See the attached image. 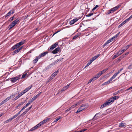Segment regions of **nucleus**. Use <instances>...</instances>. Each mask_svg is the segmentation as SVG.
Segmentation results:
<instances>
[{
    "label": "nucleus",
    "mask_w": 132,
    "mask_h": 132,
    "mask_svg": "<svg viewBox=\"0 0 132 132\" xmlns=\"http://www.w3.org/2000/svg\"><path fill=\"white\" fill-rule=\"evenodd\" d=\"M20 21V19L19 18H17L10 24L8 28H9V30H10L14 27L16 24L18 23Z\"/></svg>",
    "instance_id": "f257e3e1"
},
{
    "label": "nucleus",
    "mask_w": 132,
    "mask_h": 132,
    "mask_svg": "<svg viewBox=\"0 0 132 132\" xmlns=\"http://www.w3.org/2000/svg\"><path fill=\"white\" fill-rule=\"evenodd\" d=\"M18 48V47L17 45L16 44V45L13 46L12 48V50H14Z\"/></svg>",
    "instance_id": "393cba45"
},
{
    "label": "nucleus",
    "mask_w": 132,
    "mask_h": 132,
    "mask_svg": "<svg viewBox=\"0 0 132 132\" xmlns=\"http://www.w3.org/2000/svg\"><path fill=\"white\" fill-rule=\"evenodd\" d=\"M120 5H117L110 10H108V11L106 12V14L108 15L116 11L120 7Z\"/></svg>",
    "instance_id": "f03ea898"
},
{
    "label": "nucleus",
    "mask_w": 132,
    "mask_h": 132,
    "mask_svg": "<svg viewBox=\"0 0 132 132\" xmlns=\"http://www.w3.org/2000/svg\"><path fill=\"white\" fill-rule=\"evenodd\" d=\"M48 53V52L47 51H46L45 52H43L40 54L41 55L42 57H43L45 56L46 54Z\"/></svg>",
    "instance_id": "f3484780"
},
{
    "label": "nucleus",
    "mask_w": 132,
    "mask_h": 132,
    "mask_svg": "<svg viewBox=\"0 0 132 132\" xmlns=\"http://www.w3.org/2000/svg\"><path fill=\"white\" fill-rule=\"evenodd\" d=\"M119 92V91H118L117 92H116L113 93V95H115L117 94H118Z\"/></svg>",
    "instance_id": "13d9d810"
},
{
    "label": "nucleus",
    "mask_w": 132,
    "mask_h": 132,
    "mask_svg": "<svg viewBox=\"0 0 132 132\" xmlns=\"http://www.w3.org/2000/svg\"><path fill=\"white\" fill-rule=\"evenodd\" d=\"M126 125V123H120L119 125V127H123Z\"/></svg>",
    "instance_id": "6ab92c4d"
},
{
    "label": "nucleus",
    "mask_w": 132,
    "mask_h": 132,
    "mask_svg": "<svg viewBox=\"0 0 132 132\" xmlns=\"http://www.w3.org/2000/svg\"><path fill=\"white\" fill-rule=\"evenodd\" d=\"M100 56V54H98L97 55L95 56L94 57H92V58L91 59H91L92 61H93L94 60H95Z\"/></svg>",
    "instance_id": "dca6fc26"
},
{
    "label": "nucleus",
    "mask_w": 132,
    "mask_h": 132,
    "mask_svg": "<svg viewBox=\"0 0 132 132\" xmlns=\"http://www.w3.org/2000/svg\"><path fill=\"white\" fill-rule=\"evenodd\" d=\"M38 96H37V95H36L34 97L31 98V100H32L33 101H34V100H36Z\"/></svg>",
    "instance_id": "ea45409f"
},
{
    "label": "nucleus",
    "mask_w": 132,
    "mask_h": 132,
    "mask_svg": "<svg viewBox=\"0 0 132 132\" xmlns=\"http://www.w3.org/2000/svg\"><path fill=\"white\" fill-rule=\"evenodd\" d=\"M42 57L41 56V55L40 54L38 56H37L36 58L38 60L39 59H40Z\"/></svg>",
    "instance_id": "680f3d73"
},
{
    "label": "nucleus",
    "mask_w": 132,
    "mask_h": 132,
    "mask_svg": "<svg viewBox=\"0 0 132 132\" xmlns=\"http://www.w3.org/2000/svg\"><path fill=\"white\" fill-rule=\"evenodd\" d=\"M21 96L20 94H18V95L16 97H15L13 99V101H15L17 100V99L19 98L20 97H21Z\"/></svg>",
    "instance_id": "4be33fe9"
},
{
    "label": "nucleus",
    "mask_w": 132,
    "mask_h": 132,
    "mask_svg": "<svg viewBox=\"0 0 132 132\" xmlns=\"http://www.w3.org/2000/svg\"><path fill=\"white\" fill-rule=\"evenodd\" d=\"M14 16H13L10 18L9 19V21H12L14 18Z\"/></svg>",
    "instance_id": "c9c22d12"
},
{
    "label": "nucleus",
    "mask_w": 132,
    "mask_h": 132,
    "mask_svg": "<svg viewBox=\"0 0 132 132\" xmlns=\"http://www.w3.org/2000/svg\"><path fill=\"white\" fill-rule=\"evenodd\" d=\"M18 115L16 114L14 115L12 117H11L12 118V119H13L16 117Z\"/></svg>",
    "instance_id": "49530a36"
},
{
    "label": "nucleus",
    "mask_w": 132,
    "mask_h": 132,
    "mask_svg": "<svg viewBox=\"0 0 132 132\" xmlns=\"http://www.w3.org/2000/svg\"><path fill=\"white\" fill-rule=\"evenodd\" d=\"M93 62V61H92L91 59H90L89 61L88 62V63H89V64L90 65Z\"/></svg>",
    "instance_id": "0e129e2a"
},
{
    "label": "nucleus",
    "mask_w": 132,
    "mask_h": 132,
    "mask_svg": "<svg viewBox=\"0 0 132 132\" xmlns=\"http://www.w3.org/2000/svg\"><path fill=\"white\" fill-rule=\"evenodd\" d=\"M25 42V40L22 41L20 42L17 43L16 44L17 45L18 47H19L20 46L23 45L24 44Z\"/></svg>",
    "instance_id": "9b49d317"
},
{
    "label": "nucleus",
    "mask_w": 132,
    "mask_h": 132,
    "mask_svg": "<svg viewBox=\"0 0 132 132\" xmlns=\"http://www.w3.org/2000/svg\"><path fill=\"white\" fill-rule=\"evenodd\" d=\"M58 70L57 71H55L53 73L52 75H53V76H54L55 77V76H56L57 75V73H58Z\"/></svg>",
    "instance_id": "79ce46f5"
},
{
    "label": "nucleus",
    "mask_w": 132,
    "mask_h": 132,
    "mask_svg": "<svg viewBox=\"0 0 132 132\" xmlns=\"http://www.w3.org/2000/svg\"><path fill=\"white\" fill-rule=\"evenodd\" d=\"M123 68H121L120 70L118 71V72L116 73L118 74H119L122 70H123Z\"/></svg>",
    "instance_id": "8fccbe9b"
},
{
    "label": "nucleus",
    "mask_w": 132,
    "mask_h": 132,
    "mask_svg": "<svg viewBox=\"0 0 132 132\" xmlns=\"http://www.w3.org/2000/svg\"><path fill=\"white\" fill-rule=\"evenodd\" d=\"M92 12H91V13H90L88 14L87 15H86V17H89V16H91L93 15V13Z\"/></svg>",
    "instance_id": "f704fd0d"
},
{
    "label": "nucleus",
    "mask_w": 132,
    "mask_h": 132,
    "mask_svg": "<svg viewBox=\"0 0 132 132\" xmlns=\"http://www.w3.org/2000/svg\"><path fill=\"white\" fill-rule=\"evenodd\" d=\"M70 84L64 87L62 90H61V92H62L63 91H65L69 87Z\"/></svg>",
    "instance_id": "4468645a"
},
{
    "label": "nucleus",
    "mask_w": 132,
    "mask_h": 132,
    "mask_svg": "<svg viewBox=\"0 0 132 132\" xmlns=\"http://www.w3.org/2000/svg\"><path fill=\"white\" fill-rule=\"evenodd\" d=\"M105 103L107 106L109 105L112 104V103H111L110 101H109V100L107 101Z\"/></svg>",
    "instance_id": "cd10ccee"
},
{
    "label": "nucleus",
    "mask_w": 132,
    "mask_h": 132,
    "mask_svg": "<svg viewBox=\"0 0 132 132\" xmlns=\"http://www.w3.org/2000/svg\"><path fill=\"white\" fill-rule=\"evenodd\" d=\"M92 78L93 79V80L94 81L97 79V78L95 76Z\"/></svg>",
    "instance_id": "338daca9"
},
{
    "label": "nucleus",
    "mask_w": 132,
    "mask_h": 132,
    "mask_svg": "<svg viewBox=\"0 0 132 132\" xmlns=\"http://www.w3.org/2000/svg\"><path fill=\"white\" fill-rule=\"evenodd\" d=\"M32 86V85H31L29 86L28 88H26L23 91L25 93L27 91H28L29 90L31 89Z\"/></svg>",
    "instance_id": "f8f14e48"
},
{
    "label": "nucleus",
    "mask_w": 132,
    "mask_h": 132,
    "mask_svg": "<svg viewBox=\"0 0 132 132\" xmlns=\"http://www.w3.org/2000/svg\"><path fill=\"white\" fill-rule=\"evenodd\" d=\"M110 42L108 40L105 43L104 45H103V46L104 47L106 46L107 44H108L110 43Z\"/></svg>",
    "instance_id": "2f4dec72"
},
{
    "label": "nucleus",
    "mask_w": 132,
    "mask_h": 132,
    "mask_svg": "<svg viewBox=\"0 0 132 132\" xmlns=\"http://www.w3.org/2000/svg\"><path fill=\"white\" fill-rule=\"evenodd\" d=\"M126 50L125 49H124L123 50H119V51L122 54L123 53L124 51H125Z\"/></svg>",
    "instance_id": "5fc2aeb1"
},
{
    "label": "nucleus",
    "mask_w": 132,
    "mask_h": 132,
    "mask_svg": "<svg viewBox=\"0 0 132 132\" xmlns=\"http://www.w3.org/2000/svg\"><path fill=\"white\" fill-rule=\"evenodd\" d=\"M108 69V68H107L101 71V72H100V73L101 74V75H102V74L105 73V72H106L107 70Z\"/></svg>",
    "instance_id": "5701e85b"
},
{
    "label": "nucleus",
    "mask_w": 132,
    "mask_h": 132,
    "mask_svg": "<svg viewBox=\"0 0 132 132\" xmlns=\"http://www.w3.org/2000/svg\"><path fill=\"white\" fill-rule=\"evenodd\" d=\"M111 80L110 79H109L108 81H107L106 82L103 83V84H102V85L104 86L105 85H108V84H109L110 83H111Z\"/></svg>",
    "instance_id": "2eb2a0df"
},
{
    "label": "nucleus",
    "mask_w": 132,
    "mask_h": 132,
    "mask_svg": "<svg viewBox=\"0 0 132 132\" xmlns=\"http://www.w3.org/2000/svg\"><path fill=\"white\" fill-rule=\"evenodd\" d=\"M125 21H123L122 23L118 27V28H119L121 27L123 25L126 23Z\"/></svg>",
    "instance_id": "bb28decb"
},
{
    "label": "nucleus",
    "mask_w": 132,
    "mask_h": 132,
    "mask_svg": "<svg viewBox=\"0 0 132 132\" xmlns=\"http://www.w3.org/2000/svg\"><path fill=\"white\" fill-rule=\"evenodd\" d=\"M32 100H31V99L28 103L29 104H30L33 101Z\"/></svg>",
    "instance_id": "e2e57ef3"
},
{
    "label": "nucleus",
    "mask_w": 132,
    "mask_h": 132,
    "mask_svg": "<svg viewBox=\"0 0 132 132\" xmlns=\"http://www.w3.org/2000/svg\"><path fill=\"white\" fill-rule=\"evenodd\" d=\"M37 125L38 126V127H39L40 126L43 125L42 124V122H41Z\"/></svg>",
    "instance_id": "bf43d9fd"
},
{
    "label": "nucleus",
    "mask_w": 132,
    "mask_h": 132,
    "mask_svg": "<svg viewBox=\"0 0 132 132\" xmlns=\"http://www.w3.org/2000/svg\"><path fill=\"white\" fill-rule=\"evenodd\" d=\"M114 39H114V37H113L110 39L108 40L110 43L111 42H112L113 40H114Z\"/></svg>",
    "instance_id": "58836bf2"
},
{
    "label": "nucleus",
    "mask_w": 132,
    "mask_h": 132,
    "mask_svg": "<svg viewBox=\"0 0 132 132\" xmlns=\"http://www.w3.org/2000/svg\"><path fill=\"white\" fill-rule=\"evenodd\" d=\"M22 47H19L17 49L15 50L14 52V54L18 53L20 51L22 48Z\"/></svg>",
    "instance_id": "ddd939ff"
},
{
    "label": "nucleus",
    "mask_w": 132,
    "mask_h": 132,
    "mask_svg": "<svg viewBox=\"0 0 132 132\" xmlns=\"http://www.w3.org/2000/svg\"><path fill=\"white\" fill-rule=\"evenodd\" d=\"M27 112L25 110V111L23 112L22 114H21L20 115V116H23L25 114L27 113Z\"/></svg>",
    "instance_id": "72a5a7b5"
},
{
    "label": "nucleus",
    "mask_w": 132,
    "mask_h": 132,
    "mask_svg": "<svg viewBox=\"0 0 132 132\" xmlns=\"http://www.w3.org/2000/svg\"><path fill=\"white\" fill-rule=\"evenodd\" d=\"M82 111L85 108V105H82L79 108Z\"/></svg>",
    "instance_id": "b1692460"
},
{
    "label": "nucleus",
    "mask_w": 132,
    "mask_h": 132,
    "mask_svg": "<svg viewBox=\"0 0 132 132\" xmlns=\"http://www.w3.org/2000/svg\"><path fill=\"white\" fill-rule=\"evenodd\" d=\"M10 99L11 98H10V97L9 96L7 98H6L5 100H4V101H5L6 102L8 101L9 100H10Z\"/></svg>",
    "instance_id": "c03bdc74"
},
{
    "label": "nucleus",
    "mask_w": 132,
    "mask_h": 132,
    "mask_svg": "<svg viewBox=\"0 0 132 132\" xmlns=\"http://www.w3.org/2000/svg\"><path fill=\"white\" fill-rule=\"evenodd\" d=\"M58 45V43L56 42L54 44L52 45L51 46L49 50L50 51H52L54 48H55L56 46H57Z\"/></svg>",
    "instance_id": "39448f33"
},
{
    "label": "nucleus",
    "mask_w": 132,
    "mask_h": 132,
    "mask_svg": "<svg viewBox=\"0 0 132 132\" xmlns=\"http://www.w3.org/2000/svg\"><path fill=\"white\" fill-rule=\"evenodd\" d=\"M58 45V43L56 42L54 44L52 45L51 46L49 50L50 51H52L54 48H55L56 46H57Z\"/></svg>",
    "instance_id": "423d86ee"
},
{
    "label": "nucleus",
    "mask_w": 132,
    "mask_h": 132,
    "mask_svg": "<svg viewBox=\"0 0 132 132\" xmlns=\"http://www.w3.org/2000/svg\"><path fill=\"white\" fill-rule=\"evenodd\" d=\"M78 20V19L77 18L74 19L73 20L70 21L69 22V24L70 25L73 24L75 22H77Z\"/></svg>",
    "instance_id": "1a4fd4ad"
},
{
    "label": "nucleus",
    "mask_w": 132,
    "mask_h": 132,
    "mask_svg": "<svg viewBox=\"0 0 132 132\" xmlns=\"http://www.w3.org/2000/svg\"><path fill=\"white\" fill-rule=\"evenodd\" d=\"M98 113H97V114H96L95 115V116H94V117H93V120H95L96 119H97V118H95V117H96V115H97L98 114Z\"/></svg>",
    "instance_id": "6e6d98bb"
},
{
    "label": "nucleus",
    "mask_w": 132,
    "mask_h": 132,
    "mask_svg": "<svg viewBox=\"0 0 132 132\" xmlns=\"http://www.w3.org/2000/svg\"><path fill=\"white\" fill-rule=\"evenodd\" d=\"M27 75V73H26L25 74H23L21 78L22 79V78H24L25 77L26 75Z\"/></svg>",
    "instance_id": "603ef678"
},
{
    "label": "nucleus",
    "mask_w": 132,
    "mask_h": 132,
    "mask_svg": "<svg viewBox=\"0 0 132 132\" xmlns=\"http://www.w3.org/2000/svg\"><path fill=\"white\" fill-rule=\"evenodd\" d=\"M5 102H6L5 101H4V100L0 103V106L2 105L3 104H4Z\"/></svg>",
    "instance_id": "4d7b16f0"
},
{
    "label": "nucleus",
    "mask_w": 132,
    "mask_h": 132,
    "mask_svg": "<svg viewBox=\"0 0 132 132\" xmlns=\"http://www.w3.org/2000/svg\"><path fill=\"white\" fill-rule=\"evenodd\" d=\"M117 74L116 73H115L113 76L110 79L111 81L112 80L115 78L117 76Z\"/></svg>",
    "instance_id": "a211bd4d"
},
{
    "label": "nucleus",
    "mask_w": 132,
    "mask_h": 132,
    "mask_svg": "<svg viewBox=\"0 0 132 132\" xmlns=\"http://www.w3.org/2000/svg\"><path fill=\"white\" fill-rule=\"evenodd\" d=\"M12 120V118H11L7 120L8 121H9V122H11Z\"/></svg>",
    "instance_id": "774afa93"
},
{
    "label": "nucleus",
    "mask_w": 132,
    "mask_h": 132,
    "mask_svg": "<svg viewBox=\"0 0 132 132\" xmlns=\"http://www.w3.org/2000/svg\"><path fill=\"white\" fill-rule=\"evenodd\" d=\"M81 111H82L80 109V108H79L78 110L76 112V113H78L80 112Z\"/></svg>",
    "instance_id": "052dcab7"
},
{
    "label": "nucleus",
    "mask_w": 132,
    "mask_h": 132,
    "mask_svg": "<svg viewBox=\"0 0 132 132\" xmlns=\"http://www.w3.org/2000/svg\"><path fill=\"white\" fill-rule=\"evenodd\" d=\"M129 53V52H127L124 54H123V55H122V56L123 57V58L126 55H128Z\"/></svg>",
    "instance_id": "4c0bfd02"
},
{
    "label": "nucleus",
    "mask_w": 132,
    "mask_h": 132,
    "mask_svg": "<svg viewBox=\"0 0 132 132\" xmlns=\"http://www.w3.org/2000/svg\"><path fill=\"white\" fill-rule=\"evenodd\" d=\"M15 10L14 9H13L11 10L10 11L11 12L12 14H13Z\"/></svg>",
    "instance_id": "09e8293b"
},
{
    "label": "nucleus",
    "mask_w": 132,
    "mask_h": 132,
    "mask_svg": "<svg viewBox=\"0 0 132 132\" xmlns=\"http://www.w3.org/2000/svg\"><path fill=\"white\" fill-rule=\"evenodd\" d=\"M60 47H58L57 48H56L54 50H53L52 53L53 54H55L57 53L60 50Z\"/></svg>",
    "instance_id": "0eeeda50"
},
{
    "label": "nucleus",
    "mask_w": 132,
    "mask_h": 132,
    "mask_svg": "<svg viewBox=\"0 0 132 132\" xmlns=\"http://www.w3.org/2000/svg\"><path fill=\"white\" fill-rule=\"evenodd\" d=\"M101 75L100 73V72H98V73H97L95 76L97 78H98L99 77H100Z\"/></svg>",
    "instance_id": "c756f323"
},
{
    "label": "nucleus",
    "mask_w": 132,
    "mask_h": 132,
    "mask_svg": "<svg viewBox=\"0 0 132 132\" xmlns=\"http://www.w3.org/2000/svg\"><path fill=\"white\" fill-rule=\"evenodd\" d=\"M94 81L93 79L92 78L91 79H90L89 81L87 83L88 84H89L90 83H91L92 81Z\"/></svg>",
    "instance_id": "864d4df0"
},
{
    "label": "nucleus",
    "mask_w": 132,
    "mask_h": 132,
    "mask_svg": "<svg viewBox=\"0 0 132 132\" xmlns=\"http://www.w3.org/2000/svg\"><path fill=\"white\" fill-rule=\"evenodd\" d=\"M61 118L60 117L57 118V119H55L54 122H56L57 121H58L59 120H60V119H61Z\"/></svg>",
    "instance_id": "37998d69"
},
{
    "label": "nucleus",
    "mask_w": 132,
    "mask_h": 132,
    "mask_svg": "<svg viewBox=\"0 0 132 132\" xmlns=\"http://www.w3.org/2000/svg\"><path fill=\"white\" fill-rule=\"evenodd\" d=\"M21 75H19L17 76L10 78L11 81L13 82H15L17 80L20 79Z\"/></svg>",
    "instance_id": "7ed1b4c3"
},
{
    "label": "nucleus",
    "mask_w": 132,
    "mask_h": 132,
    "mask_svg": "<svg viewBox=\"0 0 132 132\" xmlns=\"http://www.w3.org/2000/svg\"><path fill=\"white\" fill-rule=\"evenodd\" d=\"M120 32H119L118 33H117L116 35H115L113 37H114V39H115V38H117V37L119 35Z\"/></svg>",
    "instance_id": "3c124183"
},
{
    "label": "nucleus",
    "mask_w": 132,
    "mask_h": 132,
    "mask_svg": "<svg viewBox=\"0 0 132 132\" xmlns=\"http://www.w3.org/2000/svg\"><path fill=\"white\" fill-rule=\"evenodd\" d=\"M106 104L105 103H104L100 107V108L101 109H102L104 107L106 106Z\"/></svg>",
    "instance_id": "473e14b6"
},
{
    "label": "nucleus",
    "mask_w": 132,
    "mask_h": 132,
    "mask_svg": "<svg viewBox=\"0 0 132 132\" xmlns=\"http://www.w3.org/2000/svg\"><path fill=\"white\" fill-rule=\"evenodd\" d=\"M18 93V92L17 93H14L13 94H12V95L9 96L10 98H13Z\"/></svg>",
    "instance_id": "a878e982"
},
{
    "label": "nucleus",
    "mask_w": 132,
    "mask_h": 132,
    "mask_svg": "<svg viewBox=\"0 0 132 132\" xmlns=\"http://www.w3.org/2000/svg\"><path fill=\"white\" fill-rule=\"evenodd\" d=\"M79 34H77L75 36H74L73 38V39H76L79 36Z\"/></svg>",
    "instance_id": "7c9ffc66"
},
{
    "label": "nucleus",
    "mask_w": 132,
    "mask_h": 132,
    "mask_svg": "<svg viewBox=\"0 0 132 132\" xmlns=\"http://www.w3.org/2000/svg\"><path fill=\"white\" fill-rule=\"evenodd\" d=\"M59 62V60L58 59H57L56 60V61H55L53 63H52V65H55V64H56L57 63V62Z\"/></svg>",
    "instance_id": "e433bc0d"
},
{
    "label": "nucleus",
    "mask_w": 132,
    "mask_h": 132,
    "mask_svg": "<svg viewBox=\"0 0 132 132\" xmlns=\"http://www.w3.org/2000/svg\"><path fill=\"white\" fill-rule=\"evenodd\" d=\"M119 97V96H114L110 98L109 100V101H110L111 103H112V102H114L115 100L117 99Z\"/></svg>",
    "instance_id": "20e7f679"
},
{
    "label": "nucleus",
    "mask_w": 132,
    "mask_h": 132,
    "mask_svg": "<svg viewBox=\"0 0 132 132\" xmlns=\"http://www.w3.org/2000/svg\"><path fill=\"white\" fill-rule=\"evenodd\" d=\"M86 130H87L86 129H83L81 130H80V131H76V132H83L84 131Z\"/></svg>",
    "instance_id": "a18cd8bd"
},
{
    "label": "nucleus",
    "mask_w": 132,
    "mask_h": 132,
    "mask_svg": "<svg viewBox=\"0 0 132 132\" xmlns=\"http://www.w3.org/2000/svg\"><path fill=\"white\" fill-rule=\"evenodd\" d=\"M38 61L36 58L33 61V63L34 64L36 63L37 61Z\"/></svg>",
    "instance_id": "a19ab883"
},
{
    "label": "nucleus",
    "mask_w": 132,
    "mask_h": 132,
    "mask_svg": "<svg viewBox=\"0 0 132 132\" xmlns=\"http://www.w3.org/2000/svg\"><path fill=\"white\" fill-rule=\"evenodd\" d=\"M77 103L75 104L72 105L69 108L67 109L66 111V112H68L70 110H71L72 109L75 107L77 105Z\"/></svg>",
    "instance_id": "6e6552de"
},
{
    "label": "nucleus",
    "mask_w": 132,
    "mask_h": 132,
    "mask_svg": "<svg viewBox=\"0 0 132 132\" xmlns=\"http://www.w3.org/2000/svg\"><path fill=\"white\" fill-rule=\"evenodd\" d=\"M131 19V18H130V17H129L128 18L125 20L124 21H125L126 23L127 22L129 21Z\"/></svg>",
    "instance_id": "de8ad7c7"
},
{
    "label": "nucleus",
    "mask_w": 132,
    "mask_h": 132,
    "mask_svg": "<svg viewBox=\"0 0 132 132\" xmlns=\"http://www.w3.org/2000/svg\"><path fill=\"white\" fill-rule=\"evenodd\" d=\"M55 77V76H54L53 75H52L50 77V79H53Z\"/></svg>",
    "instance_id": "69168bd1"
},
{
    "label": "nucleus",
    "mask_w": 132,
    "mask_h": 132,
    "mask_svg": "<svg viewBox=\"0 0 132 132\" xmlns=\"http://www.w3.org/2000/svg\"><path fill=\"white\" fill-rule=\"evenodd\" d=\"M123 58L122 56H121L120 57H119V58L117 59L116 62L118 63H119L121 61V59Z\"/></svg>",
    "instance_id": "aec40b11"
},
{
    "label": "nucleus",
    "mask_w": 132,
    "mask_h": 132,
    "mask_svg": "<svg viewBox=\"0 0 132 132\" xmlns=\"http://www.w3.org/2000/svg\"><path fill=\"white\" fill-rule=\"evenodd\" d=\"M122 54L119 51L116 54L114 55L113 56L112 59H114L117 57L119 56V55H121Z\"/></svg>",
    "instance_id": "9d476101"
},
{
    "label": "nucleus",
    "mask_w": 132,
    "mask_h": 132,
    "mask_svg": "<svg viewBox=\"0 0 132 132\" xmlns=\"http://www.w3.org/2000/svg\"><path fill=\"white\" fill-rule=\"evenodd\" d=\"M12 14L11 12L10 11L8 13L5 15V18H6L7 17L9 16L11 14Z\"/></svg>",
    "instance_id": "c85d7f7f"
},
{
    "label": "nucleus",
    "mask_w": 132,
    "mask_h": 132,
    "mask_svg": "<svg viewBox=\"0 0 132 132\" xmlns=\"http://www.w3.org/2000/svg\"><path fill=\"white\" fill-rule=\"evenodd\" d=\"M38 128H39V127H38V126L37 125L36 126H35L33 128H31L30 129V131H33L34 130H35V129H36Z\"/></svg>",
    "instance_id": "412c9836"
}]
</instances>
